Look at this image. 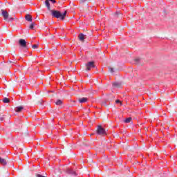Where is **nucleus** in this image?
Here are the masks:
<instances>
[{"instance_id":"nucleus-1","label":"nucleus","mask_w":177,"mask_h":177,"mask_svg":"<svg viewBox=\"0 0 177 177\" xmlns=\"http://www.w3.org/2000/svg\"><path fill=\"white\" fill-rule=\"evenodd\" d=\"M50 12L53 17L61 19V20H64V17H66V15H67V11H64L63 14L59 10H51Z\"/></svg>"},{"instance_id":"nucleus-2","label":"nucleus","mask_w":177,"mask_h":177,"mask_svg":"<svg viewBox=\"0 0 177 177\" xmlns=\"http://www.w3.org/2000/svg\"><path fill=\"white\" fill-rule=\"evenodd\" d=\"M97 135H106V130L102 126L99 125L97 129Z\"/></svg>"},{"instance_id":"nucleus-3","label":"nucleus","mask_w":177,"mask_h":177,"mask_svg":"<svg viewBox=\"0 0 177 177\" xmlns=\"http://www.w3.org/2000/svg\"><path fill=\"white\" fill-rule=\"evenodd\" d=\"M87 71H91V68H95V62H89L86 64Z\"/></svg>"},{"instance_id":"nucleus-4","label":"nucleus","mask_w":177,"mask_h":177,"mask_svg":"<svg viewBox=\"0 0 177 177\" xmlns=\"http://www.w3.org/2000/svg\"><path fill=\"white\" fill-rule=\"evenodd\" d=\"M1 15L4 19V20H8L9 18V13L5 10H1Z\"/></svg>"},{"instance_id":"nucleus-5","label":"nucleus","mask_w":177,"mask_h":177,"mask_svg":"<svg viewBox=\"0 0 177 177\" xmlns=\"http://www.w3.org/2000/svg\"><path fill=\"white\" fill-rule=\"evenodd\" d=\"M66 172L69 174V175H73V176H77V172L70 168L66 169Z\"/></svg>"},{"instance_id":"nucleus-6","label":"nucleus","mask_w":177,"mask_h":177,"mask_svg":"<svg viewBox=\"0 0 177 177\" xmlns=\"http://www.w3.org/2000/svg\"><path fill=\"white\" fill-rule=\"evenodd\" d=\"M19 45L22 46V48H26L27 46V42L25 39H19Z\"/></svg>"},{"instance_id":"nucleus-7","label":"nucleus","mask_w":177,"mask_h":177,"mask_svg":"<svg viewBox=\"0 0 177 177\" xmlns=\"http://www.w3.org/2000/svg\"><path fill=\"white\" fill-rule=\"evenodd\" d=\"M45 5H46L48 10H49V12H50V10H52L50 9V3H49V0L45 1Z\"/></svg>"},{"instance_id":"nucleus-8","label":"nucleus","mask_w":177,"mask_h":177,"mask_svg":"<svg viewBox=\"0 0 177 177\" xmlns=\"http://www.w3.org/2000/svg\"><path fill=\"white\" fill-rule=\"evenodd\" d=\"M79 102L80 103H86V102H88V98L86 97L79 98Z\"/></svg>"},{"instance_id":"nucleus-9","label":"nucleus","mask_w":177,"mask_h":177,"mask_svg":"<svg viewBox=\"0 0 177 177\" xmlns=\"http://www.w3.org/2000/svg\"><path fill=\"white\" fill-rule=\"evenodd\" d=\"M25 19L27 20V21H32V17H31L30 15H26Z\"/></svg>"},{"instance_id":"nucleus-10","label":"nucleus","mask_w":177,"mask_h":177,"mask_svg":"<svg viewBox=\"0 0 177 177\" xmlns=\"http://www.w3.org/2000/svg\"><path fill=\"white\" fill-rule=\"evenodd\" d=\"M23 109H24L23 106H17L15 110L17 113H20V111H21V110H23Z\"/></svg>"},{"instance_id":"nucleus-11","label":"nucleus","mask_w":177,"mask_h":177,"mask_svg":"<svg viewBox=\"0 0 177 177\" xmlns=\"http://www.w3.org/2000/svg\"><path fill=\"white\" fill-rule=\"evenodd\" d=\"M80 41H84L85 39V35H84V34L81 33L79 35L78 37Z\"/></svg>"},{"instance_id":"nucleus-12","label":"nucleus","mask_w":177,"mask_h":177,"mask_svg":"<svg viewBox=\"0 0 177 177\" xmlns=\"http://www.w3.org/2000/svg\"><path fill=\"white\" fill-rule=\"evenodd\" d=\"M0 164H2V165H6V160L0 157Z\"/></svg>"},{"instance_id":"nucleus-13","label":"nucleus","mask_w":177,"mask_h":177,"mask_svg":"<svg viewBox=\"0 0 177 177\" xmlns=\"http://www.w3.org/2000/svg\"><path fill=\"white\" fill-rule=\"evenodd\" d=\"M55 104H57V106H61V104H63V101H62L61 100H58L56 102Z\"/></svg>"},{"instance_id":"nucleus-14","label":"nucleus","mask_w":177,"mask_h":177,"mask_svg":"<svg viewBox=\"0 0 177 177\" xmlns=\"http://www.w3.org/2000/svg\"><path fill=\"white\" fill-rule=\"evenodd\" d=\"M131 121H132V118H127V119H125L124 122H126V124H129Z\"/></svg>"},{"instance_id":"nucleus-15","label":"nucleus","mask_w":177,"mask_h":177,"mask_svg":"<svg viewBox=\"0 0 177 177\" xmlns=\"http://www.w3.org/2000/svg\"><path fill=\"white\" fill-rule=\"evenodd\" d=\"M3 103H9L10 102V100H9V98H8V97H4L3 99Z\"/></svg>"},{"instance_id":"nucleus-16","label":"nucleus","mask_w":177,"mask_h":177,"mask_svg":"<svg viewBox=\"0 0 177 177\" xmlns=\"http://www.w3.org/2000/svg\"><path fill=\"white\" fill-rule=\"evenodd\" d=\"M113 86H116V88H120V86H121V84H120L119 82H115L113 83Z\"/></svg>"},{"instance_id":"nucleus-17","label":"nucleus","mask_w":177,"mask_h":177,"mask_svg":"<svg viewBox=\"0 0 177 177\" xmlns=\"http://www.w3.org/2000/svg\"><path fill=\"white\" fill-rule=\"evenodd\" d=\"M34 26H35V23H32L29 27V28H30V30H33L34 29Z\"/></svg>"},{"instance_id":"nucleus-18","label":"nucleus","mask_w":177,"mask_h":177,"mask_svg":"<svg viewBox=\"0 0 177 177\" xmlns=\"http://www.w3.org/2000/svg\"><path fill=\"white\" fill-rule=\"evenodd\" d=\"M109 71L113 74L114 73V68L109 67Z\"/></svg>"},{"instance_id":"nucleus-19","label":"nucleus","mask_w":177,"mask_h":177,"mask_svg":"<svg viewBox=\"0 0 177 177\" xmlns=\"http://www.w3.org/2000/svg\"><path fill=\"white\" fill-rule=\"evenodd\" d=\"M32 49H37L38 48V44H35L32 46Z\"/></svg>"},{"instance_id":"nucleus-20","label":"nucleus","mask_w":177,"mask_h":177,"mask_svg":"<svg viewBox=\"0 0 177 177\" xmlns=\"http://www.w3.org/2000/svg\"><path fill=\"white\" fill-rule=\"evenodd\" d=\"M80 2L84 3V2H91V0H80Z\"/></svg>"},{"instance_id":"nucleus-21","label":"nucleus","mask_w":177,"mask_h":177,"mask_svg":"<svg viewBox=\"0 0 177 177\" xmlns=\"http://www.w3.org/2000/svg\"><path fill=\"white\" fill-rule=\"evenodd\" d=\"M135 62H136V63H139V62H140V58H136L135 59Z\"/></svg>"},{"instance_id":"nucleus-22","label":"nucleus","mask_w":177,"mask_h":177,"mask_svg":"<svg viewBox=\"0 0 177 177\" xmlns=\"http://www.w3.org/2000/svg\"><path fill=\"white\" fill-rule=\"evenodd\" d=\"M0 121H5V116H1L0 118Z\"/></svg>"},{"instance_id":"nucleus-23","label":"nucleus","mask_w":177,"mask_h":177,"mask_svg":"<svg viewBox=\"0 0 177 177\" xmlns=\"http://www.w3.org/2000/svg\"><path fill=\"white\" fill-rule=\"evenodd\" d=\"M8 19V21H13L14 19L13 17H9Z\"/></svg>"},{"instance_id":"nucleus-24","label":"nucleus","mask_w":177,"mask_h":177,"mask_svg":"<svg viewBox=\"0 0 177 177\" xmlns=\"http://www.w3.org/2000/svg\"><path fill=\"white\" fill-rule=\"evenodd\" d=\"M115 103H117V104H121V101H120V100H117L115 101Z\"/></svg>"},{"instance_id":"nucleus-25","label":"nucleus","mask_w":177,"mask_h":177,"mask_svg":"<svg viewBox=\"0 0 177 177\" xmlns=\"http://www.w3.org/2000/svg\"><path fill=\"white\" fill-rule=\"evenodd\" d=\"M10 63H15V62H12V61H10Z\"/></svg>"}]
</instances>
